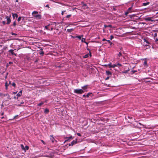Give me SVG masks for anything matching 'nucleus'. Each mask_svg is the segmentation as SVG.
Wrapping results in <instances>:
<instances>
[{"label": "nucleus", "instance_id": "774afa93", "mask_svg": "<svg viewBox=\"0 0 158 158\" xmlns=\"http://www.w3.org/2000/svg\"><path fill=\"white\" fill-rule=\"evenodd\" d=\"M9 63L10 64H12V62H9Z\"/></svg>", "mask_w": 158, "mask_h": 158}, {"label": "nucleus", "instance_id": "0e129e2a", "mask_svg": "<svg viewBox=\"0 0 158 158\" xmlns=\"http://www.w3.org/2000/svg\"><path fill=\"white\" fill-rule=\"evenodd\" d=\"M109 44H110V45H112V43L111 42H110V43H109Z\"/></svg>", "mask_w": 158, "mask_h": 158}, {"label": "nucleus", "instance_id": "c85d7f7f", "mask_svg": "<svg viewBox=\"0 0 158 158\" xmlns=\"http://www.w3.org/2000/svg\"><path fill=\"white\" fill-rule=\"evenodd\" d=\"M24 148L25 149V150L26 149L27 150H28L29 149V147L27 146H26L25 147V148Z\"/></svg>", "mask_w": 158, "mask_h": 158}, {"label": "nucleus", "instance_id": "2eb2a0df", "mask_svg": "<svg viewBox=\"0 0 158 158\" xmlns=\"http://www.w3.org/2000/svg\"><path fill=\"white\" fill-rule=\"evenodd\" d=\"M150 2H147L146 3H143V6H146V5H148L149 4Z\"/></svg>", "mask_w": 158, "mask_h": 158}, {"label": "nucleus", "instance_id": "2f4dec72", "mask_svg": "<svg viewBox=\"0 0 158 158\" xmlns=\"http://www.w3.org/2000/svg\"><path fill=\"white\" fill-rule=\"evenodd\" d=\"M108 66H109L110 68H112V67H111V66H112V65L111 64V63H110L108 64Z\"/></svg>", "mask_w": 158, "mask_h": 158}, {"label": "nucleus", "instance_id": "680f3d73", "mask_svg": "<svg viewBox=\"0 0 158 158\" xmlns=\"http://www.w3.org/2000/svg\"><path fill=\"white\" fill-rule=\"evenodd\" d=\"M83 97H86V95H83Z\"/></svg>", "mask_w": 158, "mask_h": 158}, {"label": "nucleus", "instance_id": "6ab92c4d", "mask_svg": "<svg viewBox=\"0 0 158 158\" xmlns=\"http://www.w3.org/2000/svg\"><path fill=\"white\" fill-rule=\"evenodd\" d=\"M49 112V110L47 109H45V110L44 111V113H48Z\"/></svg>", "mask_w": 158, "mask_h": 158}, {"label": "nucleus", "instance_id": "7c9ffc66", "mask_svg": "<svg viewBox=\"0 0 158 158\" xmlns=\"http://www.w3.org/2000/svg\"><path fill=\"white\" fill-rule=\"evenodd\" d=\"M71 16V15H68L66 16V17L67 18H68Z\"/></svg>", "mask_w": 158, "mask_h": 158}, {"label": "nucleus", "instance_id": "37998d69", "mask_svg": "<svg viewBox=\"0 0 158 158\" xmlns=\"http://www.w3.org/2000/svg\"><path fill=\"white\" fill-rule=\"evenodd\" d=\"M89 55L90 57H91L92 56L91 53V52H89Z\"/></svg>", "mask_w": 158, "mask_h": 158}, {"label": "nucleus", "instance_id": "603ef678", "mask_svg": "<svg viewBox=\"0 0 158 158\" xmlns=\"http://www.w3.org/2000/svg\"><path fill=\"white\" fill-rule=\"evenodd\" d=\"M104 27H105V28H106V27H107V25H104Z\"/></svg>", "mask_w": 158, "mask_h": 158}, {"label": "nucleus", "instance_id": "f8f14e48", "mask_svg": "<svg viewBox=\"0 0 158 158\" xmlns=\"http://www.w3.org/2000/svg\"><path fill=\"white\" fill-rule=\"evenodd\" d=\"M106 74L108 75H110V76H111L112 75L110 71H106Z\"/></svg>", "mask_w": 158, "mask_h": 158}, {"label": "nucleus", "instance_id": "864d4df0", "mask_svg": "<svg viewBox=\"0 0 158 158\" xmlns=\"http://www.w3.org/2000/svg\"><path fill=\"white\" fill-rule=\"evenodd\" d=\"M12 35H16V34L13 33V32L12 33Z\"/></svg>", "mask_w": 158, "mask_h": 158}, {"label": "nucleus", "instance_id": "9d476101", "mask_svg": "<svg viewBox=\"0 0 158 158\" xmlns=\"http://www.w3.org/2000/svg\"><path fill=\"white\" fill-rule=\"evenodd\" d=\"M22 90H21L19 91V93H18V94H17V95L18 96V97L21 96L22 94Z\"/></svg>", "mask_w": 158, "mask_h": 158}, {"label": "nucleus", "instance_id": "3c124183", "mask_svg": "<svg viewBox=\"0 0 158 158\" xmlns=\"http://www.w3.org/2000/svg\"><path fill=\"white\" fill-rule=\"evenodd\" d=\"M83 3V6H87L86 4H84V3Z\"/></svg>", "mask_w": 158, "mask_h": 158}, {"label": "nucleus", "instance_id": "7ed1b4c3", "mask_svg": "<svg viewBox=\"0 0 158 158\" xmlns=\"http://www.w3.org/2000/svg\"><path fill=\"white\" fill-rule=\"evenodd\" d=\"M11 17V15H10L9 16H6V19L7 20V23H6L7 24H9L11 22V20L10 19V18Z\"/></svg>", "mask_w": 158, "mask_h": 158}, {"label": "nucleus", "instance_id": "13d9d810", "mask_svg": "<svg viewBox=\"0 0 158 158\" xmlns=\"http://www.w3.org/2000/svg\"><path fill=\"white\" fill-rule=\"evenodd\" d=\"M145 42H146V43H147L148 44H149V42H148V41L146 40Z\"/></svg>", "mask_w": 158, "mask_h": 158}, {"label": "nucleus", "instance_id": "58836bf2", "mask_svg": "<svg viewBox=\"0 0 158 158\" xmlns=\"http://www.w3.org/2000/svg\"><path fill=\"white\" fill-rule=\"evenodd\" d=\"M85 39H84V38H82V40H81V41L82 42H84V41H85Z\"/></svg>", "mask_w": 158, "mask_h": 158}, {"label": "nucleus", "instance_id": "aec40b11", "mask_svg": "<svg viewBox=\"0 0 158 158\" xmlns=\"http://www.w3.org/2000/svg\"><path fill=\"white\" fill-rule=\"evenodd\" d=\"M81 88L82 89H83V90H85V89H87V85H85V86H84L82 87Z\"/></svg>", "mask_w": 158, "mask_h": 158}, {"label": "nucleus", "instance_id": "423d86ee", "mask_svg": "<svg viewBox=\"0 0 158 158\" xmlns=\"http://www.w3.org/2000/svg\"><path fill=\"white\" fill-rule=\"evenodd\" d=\"M152 17H147L145 18V20L146 21H152Z\"/></svg>", "mask_w": 158, "mask_h": 158}, {"label": "nucleus", "instance_id": "f704fd0d", "mask_svg": "<svg viewBox=\"0 0 158 158\" xmlns=\"http://www.w3.org/2000/svg\"><path fill=\"white\" fill-rule=\"evenodd\" d=\"M8 86V84L7 83V81H6L5 84V86Z\"/></svg>", "mask_w": 158, "mask_h": 158}, {"label": "nucleus", "instance_id": "5701e85b", "mask_svg": "<svg viewBox=\"0 0 158 158\" xmlns=\"http://www.w3.org/2000/svg\"><path fill=\"white\" fill-rule=\"evenodd\" d=\"M116 64L117 65V66H118L119 67H121L122 66V65L121 64H120L119 63H118Z\"/></svg>", "mask_w": 158, "mask_h": 158}, {"label": "nucleus", "instance_id": "49530a36", "mask_svg": "<svg viewBox=\"0 0 158 158\" xmlns=\"http://www.w3.org/2000/svg\"><path fill=\"white\" fill-rule=\"evenodd\" d=\"M102 41H106V40L105 39V38H104L102 39Z\"/></svg>", "mask_w": 158, "mask_h": 158}, {"label": "nucleus", "instance_id": "dca6fc26", "mask_svg": "<svg viewBox=\"0 0 158 158\" xmlns=\"http://www.w3.org/2000/svg\"><path fill=\"white\" fill-rule=\"evenodd\" d=\"M130 71V69H129L128 70H125L124 71L122 72L123 73H127V72Z\"/></svg>", "mask_w": 158, "mask_h": 158}, {"label": "nucleus", "instance_id": "0eeeda50", "mask_svg": "<svg viewBox=\"0 0 158 158\" xmlns=\"http://www.w3.org/2000/svg\"><path fill=\"white\" fill-rule=\"evenodd\" d=\"M12 16L13 19H15V17L16 18L18 17V15L17 14L12 13Z\"/></svg>", "mask_w": 158, "mask_h": 158}, {"label": "nucleus", "instance_id": "c9c22d12", "mask_svg": "<svg viewBox=\"0 0 158 158\" xmlns=\"http://www.w3.org/2000/svg\"><path fill=\"white\" fill-rule=\"evenodd\" d=\"M2 23L3 24V25H5L6 24L5 21H3L2 22Z\"/></svg>", "mask_w": 158, "mask_h": 158}, {"label": "nucleus", "instance_id": "4be33fe9", "mask_svg": "<svg viewBox=\"0 0 158 158\" xmlns=\"http://www.w3.org/2000/svg\"><path fill=\"white\" fill-rule=\"evenodd\" d=\"M22 18V17H19L18 19V21L19 22L21 20Z\"/></svg>", "mask_w": 158, "mask_h": 158}, {"label": "nucleus", "instance_id": "ea45409f", "mask_svg": "<svg viewBox=\"0 0 158 158\" xmlns=\"http://www.w3.org/2000/svg\"><path fill=\"white\" fill-rule=\"evenodd\" d=\"M129 13V12L127 11L125 13V15H127Z\"/></svg>", "mask_w": 158, "mask_h": 158}, {"label": "nucleus", "instance_id": "c756f323", "mask_svg": "<svg viewBox=\"0 0 158 158\" xmlns=\"http://www.w3.org/2000/svg\"><path fill=\"white\" fill-rule=\"evenodd\" d=\"M122 54L121 52H120L118 54V56H122Z\"/></svg>", "mask_w": 158, "mask_h": 158}, {"label": "nucleus", "instance_id": "412c9836", "mask_svg": "<svg viewBox=\"0 0 158 158\" xmlns=\"http://www.w3.org/2000/svg\"><path fill=\"white\" fill-rule=\"evenodd\" d=\"M6 96H7V98L9 100L11 99L10 96L8 94H6Z\"/></svg>", "mask_w": 158, "mask_h": 158}, {"label": "nucleus", "instance_id": "72a5a7b5", "mask_svg": "<svg viewBox=\"0 0 158 158\" xmlns=\"http://www.w3.org/2000/svg\"><path fill=\"white\" fill-rule=\"evenodd\" d=\"M144 64L145 65H147V62L146 61H145L144 62Z\"/></svg>", "mask_w": 158, "mask_h": 158}, {"label": "nucleus", "instance_id": "6e6d98bb", "mask_svg": "<svg viewBox=\"0 0 158 158\" xmlns=\"http://www.w3.org/2000/svg\"><path fill=\"white\" fill-rule=\"evenodd\" d=\"M17 93V92H13V94H16V93Z\"/></svg>", "mask_w": 158, "mask_h": 158}, {"label": "nucleus", "instance_id": "a211bd4d", "mask_svg": "<svg viewBox=\"0 0 158 158\" xmlns=\"http://www.w3.org/2000/svg\"><path fill=\"white\" fill-rule=\"evenodd\" d=\"M89 57V54L88 53L85 55L84 56H83V57L84 58H87Z\"/></svg>", "mask_w": 158, "mask_h": 158}, {"label": "nucleus", "instance_id": "4c0bfd02", "mask_svg": "<svg viewBox=\"0 0 158 158\" xmlns=\"http://www.w3.org/2000/svg\"><path fill=\"white\" fill-rule=\"evenodd\" d=\"M131 8L130 7L129 8L128 10V11L129 12H131Z\"/></svg>", "mask_w": 158, "mask_h": 158}, {"label": "nucleus", "instance_id": "79ce46f5", "mask_svg": "<svg viewBox=\"0 0 158 158\" xmlns=\"http://www.w3.org/2000/svg\"><path fill=\"white\" fill-rule=\"evenodd\" d=\"M77 135H78L79 136H81V135L80 133H77Z\"/></svg>", "mask_w": 158, "mask_h": 158}, {"label": "nucleus", "instance_id": "bb28decb", "mask_svg": "<svg viewBox=\"0 0 158 158\" xmlns=\"http://www.w3.org/2000/svg\"><path fill=\"white\" fill-rule=\"evenodd\" d=\"M16 21H15L13 23V26L14 27H15L16 26Z\"/></svg>", "mask_w": 158, "mask_h": 158}, {"label": "nucleus", "instance_id": "8fccbe9b", "mask_svg": "<svg viewBox=\"0 0 158 158\" xmlns=\"http://www.w3.org/2000/svg\"><path fill=\"white\" fill-rule=\"evenodd\" d=\"M107 27H112V26L110 25H107Z\"/></svg>", "mask_w": 158, "mask_h": 158}, {"label": "nucleus", "instance_id": "4468645a", "mask_svg": "<svg viewBox=\"0 0 158 158\" xmlns=\"http://www.w3.org/2000/svg\"><path fill=\"white\" fill-rule=\"evenodd\" d=\"M41 50L42 51H40V52H39V54L40 55H42V56H43L44 55V51H42L43 50H42V49H41Z\"/></svg>", "mask_w": 158, "mask_h": 158}, {"label": "nucleus", "instance_id": "9b49d317", "mask_svg": "<svg viewBox=\"0 0 158 158\" xmlns=\"http://www.w3.org/2000/svg\"><path fill=\"white\" fill-rule=\"evenodd\" d=\"M67 138L68 139L65 141L64 142V143H65L66 142L68 141L70 139H73V138L72 136H71L70 137H68Z\"/></svg>", "mask_w": 158, "mask_h": 158}, {"label": "nucleus", "instance_id": "f3484780", "mask_svg": "<svg viewBox=\"0 0 158 158\" xmlns=\"http://www.w3.org/2000/svg\"><path fill=\"white\" fill-rule=\"evenodd\" d=\"M50 24H49L47 26H45V28L47 30H49V29L48 27L49 26H50Z\"/></svg>", "mask_w": 158, "mask_h": 158}, {"label": "nucleus", "instance_id": "338daca9", "mask_svg": "<svg viewBox=\"0 0 158 158\" xmlns=\"http://www.w3.org/2000/svg\"><path fill=\"white\" fill-rule=\"evenodd\" d=\"M6 89H8V86H5Z\"/></svg>", "mask_w": 158, "mask_h": 158}, {"label": "nucleus", "instance_id": "39448f33", "mask_svg": "<svg viewBox=\"0 0 158 158\" xmlns=\"http://www.w3.org/2000/svg\"><path fill=\"white\" fill-rule=\"evenodd\" d=\"M14 50L10 49V50H9V52L10 53H11V55H15V56H16V54L14 52Z\"/></svg>", "mask_w": 158, "mask_h": 158}, {"label": "nucleus", "instance_id": "de8ad7c7", "mask_svg": "<svg viewBox=\"0 0 158 158\" xmlns=\"http://www.w3.org/2000/svg\"><path fill=\"white\" fill-rule=\"evenodd\" d=\"M106 41L108 42V43H110V41L109 40H106Z\"/></svg>", "mask_w": 158, "mask_h": 158}, {"label": "nucleus", "instance_id": "69168bd1", "mask_svg": "<svg viewBox=\"0 0 158 158\" xmlns=\"http://www.w3.org/2000/svg\"><path fill=\"white\" fill-rule=\"evenodd\" d=\"M17 116H18V115L15 116L14 117V119L15 118H16V117H17Z\"/></svg>", "mask_w": 158, "mask_h": 158}, {"label": "nucleus", "instance_id": "cd10ccee", "mask_svg": "<svg viewBox=\"0 0 158 158\" xmlns=\"http://www.w3.org/2000/svg\"><path fill=\"white\" fill-rule=\"evenodd\" d=\"M21 148L23 149V150H25V149L24 148V146L23 145V144H21Z\"/></svg>", "mask_w": 158, "mask_h": 158}, {"label": "nucleus", "instance_id": "e433bc0d", "mask_svg": "<svg viewBox=\"0 0 158 158\" xmlns=\"http://www.w3.org/2000/svg\"><path fill=\"white\" fill-rule=\"evenodd\" d=\"M76 37L78 38L80 40H81V37L80 36H77Z\"/></svg>", "mask_w": 158, "mask_h": 158}, {"label": "nucleus", "instance_id": "a18cd8bd", "mask_svg": "<svg viewBox=\"0 0 158 158\" xmlns=\"http://www.w3.org/2000/svg\"><path fill=\"white\" fill-rule=\"evenodd\" d=\"M137 72L136 71H135V70H132V72L133 73H135V72Z\"/></svg>", "mask_w": 158, "mask_h": 158}, {"label": "nucleus", "instance_id": "5fc2aeb1", "mask_svg": "<svg viewBox=\"0 0 158 158\" xmlns=\"http://www.w3.org/2000/svg\"><path fill=\"white\" fill-rule=\"evenodd\" d=\"M109 77H107L106 78V80H107L108 79H109Z\"/></svg>", "mask_w": 158, "mask_h": 158}, {"label": "nucleus", "instance_id": "ddd939ff", "mask_svg": "<svg viewBox=\"0 0 158 158\" xmlns=\"http://www.w3.org/2000/svg\"><path fill=\"white\" fill-rule=\"evenodd\" d=\"M91 95H92V96H93V94L92 93L89 92L88 93L87 95H86V97H89V96H90Z\"/></svg>", "mask_w": 158, "mask_h": 158}, {"label": "nucleus", "instance_id": "a19ab883", "mask_svg": "<svg viewBox=\"0 0 158 158\" xmlns=\"http://www.w3.org/2000/svg\"><path fill=\"white\" fill-rule=\"evenodd\" d=\"M65 12V11H62V12H61V14L62 15H63V14H64V12Z\"/></svg>", "mask_w": 158, "mask_h": 158}, {"label": "nucleus", "instance_id": "20e7f679", "mask_svg": "<svg viewBox=\"0 0 158 158\" xmlns=\"http://www.w3.org/2000/svg\"><path fill=\"white\" fill-rule=\"evenodd\" d=\"M77 143V139H76V140H73L72 142L70 143L69 144V146H70L71 145L73 146L75 144H76Z\"/></svg>", "mask_w": 158, "mask_h": 158}, {"label": "nucleus", "instance_id": "f03ea898", "mask_svg": "<svg viewBox=\"0 0 158 158\" xmlns=\"http://www.w3.org/2000/svg\"><path fill=\"white\" fill-rule=\"evenodd\" d=\"M84 92L85 91L84 90H83V89H74L73 91L74 93L77 94H81L84 93Z\"/></svg>", "mask_w": 158, "mask_h": 158}, {"label": "nucleus", "instance_id": "f257e3e1", "mask_svg": "<svg viewBox=\"0 0 158 158\" xmlns=\"http://www.w3.org/2000/svg\"><path fill=\"white\" fill-rule=\"evenodd\" d=\"M37 11H34L32 12V14L33 16L35 17L37 19L39 20L41 19V15H35L38 13Z\"/></svg>", "mask_w": 158, "mask_h": 158}, {"label": "nucleus", "instance_id": "052dcab7", "mask_svg": "<svg viewBox=\"0 0 158 158\" xmlns=\"http://www.w3.org/2000/svg\"><path fill=\"white\" fill-rule=\"evenodd\" d=\"M53 27H52L51 28L50 30L52 31L53 30Z\"/></svg>", "mask_w": 158, "mask_h": 158}, {"label": "nucleus", "instance_id": "a878e982", "mask_svg": "<svg viewBox=\"0 0 158 158\" xmlns=\"http://www.w3.org/2000/svg\"><path fill=\"white\" fill-rule=\"evenodd\" d=\"M43 104H44V103H43V102L40 103L38 104V106H42Z\"/></svg>", "mask_w": 158, "mask_h": 158}, {"label": "nucleus", "instance_id": "4d7b16f0", "mask_svg": "<svg viewBox=\"0 0 158 158\" xmlns=\"http://www.w3.org/2000/svg\"><path fill=\"white\" fill-rule=\"evenodd\" d=\"M8 74V73H7L6 75V76H5V78L6 79V78H7V75Z\"/></svg>", "mask_w": 158, "mask_h": 158}, {"label": "nucleus", "instance_id": "393cba45", "mask_svg": "<svg viewBox=\"0 0 158 158\" xmlns=\"http://www.w3.org/2000/svg\"><path fill=\"white\" fill-rule=\"evenodd\" d=\"M12 85L14 87H16V84L14 82L12 83Z\"/></svg>", "mask_w": 158, "mask_h": 158}, {"label": "nucleus", "instance_id": "e2e57ef3", "mask_svg": "<svg viewBox=\"0 0 158 158\" xmlns=\"http://www.w3.org/2000/svg\"><path fill=\"white\" fill-rule=\"evenodd\" d=\"M84 42L87 45H88V43L85 41H84Z\"/></svg>", "mask_w": 158, "mask_h": 158}, {"label": "nucleus", "instance_id": "bf43d9fd", "mask_svg": "<svg viewBox=\"0 0 158 158\" xmlns=\"http://www.w3.org/2000/svg\"><path fill=\"white\" fill-rule=\"evenodd\" d=\"M87 49L89 51V52H90V50L89 48H87Z\"/></svg>", "mask_w": 158, "mask_h": 158}, {"label": "nucleus", "instance_id": "6e6552de", "mask_svg": "<svg viewBox=\"0 0 158 158\" xmlns=\"http://www.w3.org/2000/svg\"><path fill=\"white\" fill-rule=\"evenodd\" d=\"M74 30V28H71L70 29H67V31L68 32H71L73 31Z\"/></svg>", "mask_w": 158, "mask_h": 158}, {"label": "nucleus", "instance_id": "09e8293b", "mask_svg": "<svg viewBox=\"0 0 158 158\" xmlns=\"http://www.w3.org/2000/svg\"><path fill=\"white\" fill-rule=\"evenodd\" d=\"M45 7H49V5H47L45 6Z\"/></svg>", "mask_w": 158, "mask_h": 158}, {"label": "nucleus", "instance_id": "1a4fd4ad", "mask_svg": "<svg viewBox=\"0 0 158 158\" xmlns=\"http://www.w3.org/2000/svg\"><path fill=\"white\" fill-rule=\"evenodd\" d=\"M51 137L50 138V139L51 140L52 142L54 143V142L55 141V140L52 136L51 135Z\"/></svg>", "mask_w": 158, "mask_h": 158}, {"label": "nucleus", "instance_id": "c03bdc74", "mask_svg": "<svg viewBox=\"0 0 158 158\" xmlns=\"http://www.w3.org/2000/svg\"><path fill=\"white\" fill-rule=\"evenodd\" d=\"M155 41L156 42H157V41H158V38H156V39H155Z\"/></svg>", "mask_w": 158, "mask_h": 158}, {"label": "nucleus", "instance_id": "473e14b6", "mask_svg": "<svg viewBox=\"0 0 158 158\" xmlns=\"http://www.w3.org/2000/svg\"><path fill=\"white\" fill-rule=\"evenodd\" d=\"M113 38H114V36L113 35H111L110 36V40H112Z\"/></svg>", "mask_w": 158, "mask_h": 158}, {"label": "nucleus", "instance_id": "b1692460", "mask_svg": "<svg viewBox=\"0 0 158 158\" xmlns=\"http://www.w3.org/2000/svg\"><path fill=\"white\" fill-rule=\"evenodd\" d=\"M117 66V65L116 64H114L113 65H112V66H111V67H112V68H114L115 67Z\"/></svg>", "mask_w": 158, "mask_h": 158}]
</instances>
